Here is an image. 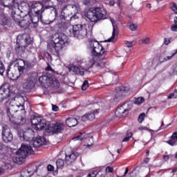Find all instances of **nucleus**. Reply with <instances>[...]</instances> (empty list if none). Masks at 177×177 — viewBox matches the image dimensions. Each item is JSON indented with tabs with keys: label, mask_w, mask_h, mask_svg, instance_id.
<instances>
[{
	"label": "nucleus",
	"mask_w": 177,
	"mask_h": 177,
	"mask_svg": "<svg viewBox=\"0 0 177 177\" xmlns=\"http://www.w3.org/2000/svg\"><path fill=\"white\" fill-rule=\"evenodd\" d=\"M88 41L90 44V49L93 55L89 61L88 67L91 68L95 66L97 68H103L105 64L104 62L100 60L104 59V56L106 55V50H104L103 46L100 44L95 39L88 38Z\"/></svg>",
	"instance_id": "obj_1"
},
{
	"label": "nucleus",
	"mask_w": 177,
	"mask_h": 177,
	"mask_svg": "<svg viewBox=\"0 0 177 177\" xmlns=\"http://www.w3.org/2000/svg\"><path fill=\"white\" fill-rule=\"evenodd\" d=\"M176 97H177V89L174 90L173 93H171L167 97V99H176Z\"/></svg>",
	"instance_id": "obj_40"
},
{
	"label": "nucleus",
	"mask_w": 177,
	"mask_h": 177,
	"mask_svg": "<svg viewBox=\"0 0 177 177\" xmlns=\"http://www.w3.org/2000/svg\"><path fill=\"white\" fill-rule=\"evenodd\" d=\"M80 9V5H73V4H68L64 7L63 8V13L64 15H66V16H70L71 15H73V13H78L79 10Z\"/></svg>",
	"instance_id": "obj_14"
},
{
	"label": "nucleus",
	"mask_w": 177,
	"mask_h": 177,
	"mask_svg": "<svg viewBox=\"0 0 177 177\" xmlns=\"http://www.w3.org/2000/svg\"><path fill=\"white\" fill-rule=\"evenodd\" d=\"M39 21V15L36 14L33 17H30V22L33 24H37Z\"/></svg>",
	"instance_id": "obj_35"
},
{
	"label": "nucleus",
	"mask_w": 177,
	"mask_h": 177,
	"mask_svg": "<svg viewBox=\"0 0 177 177\" xmlns=\"http://www.w3.org/2000/svg\"><path fill=\"white\" fill-rule=\"evenodd\" d=\"M32 44V39L28 34L19 35L17 37V46L15 50L18 55H23L28 45Z\"/></svg>",
	"instance_id": "obj_6"
},
{
	"label": "nucleus",
	"mask_w": 177,
	"mask_h": 177,
	"mask_svg": "<svg viewBox=\"0 0 177 177\" xmlns=\"http://www.w3.org/2000/svg\"><path fill=\"white\" fill-rule=\"evenodd\" d=\"M11 17H12L16 24L20 26L22 28H26V27H28L30 24V20L31 17L27 14H26V16L22 20L20 14H17L15 12L11 14Z\"/></svg>",
	"instance_id": "obj_9"
},
{
	"label": "nucleus",
	"mask_w": 177,
	"mask_h": 177,
	"mask_svg": "<svg viewBox=\"0 0 177 177\" xmlns=\"http://www.w3.org/2000/svg\"><path fill=\"white\" fill-rule=\"evenodd\" d=\"M52 109L53 111H59V106L53 104L52 105Z\"/></svg>",
	"instance_id": "obj_55"
},
{
	"label": "nucleus",
	"mask_w": 177,
	"mask_h": 177,
	"mask_svg": "<svg viewBox=\"0 0 177 177\" xmlns=\"http://www.w3.org/2000/svg\"><path fill=\"white\" fill-rule=\"evenodd\" d=\"M138 129H139L140 131H143L144 129H147V128L145 127H138Z\"/></svg>",
	"instance_id": "obj_64"
},
{
	"label": "nucleus",
	"mask_w": 177,
	"mask_h": 177,
	"mask_svg": "<svg viewBox=\"0 0 177 177\" xmlns=\"http://www.w3.org/2000/svg\"><path fill=\"white\" fill-rule=\"evenodd\" d=\"M31 9H33L36 15H39L40 13H42V12H44V10H42V9H44V3L37 1L32 2L30 3V10Z\"/></svg>",
	"instance_id": "obj_22"
},
{
	"label": "nucleus",
	"mask_w": 177,
	"mask_h": 177,
	"mask_svg": "<svg viewBox=\"0 0 177 177\" xmlns=\"http://www.w3.org/2000/svg\"><path fill=\"white\" fill-rule=\"evenodd\" d=\"M34 150L31 146L22 145L21 149L17 151L16 160L18 164H21L28 154H33Z\"/></svg>",
	"instance_id": "obj_8"
},
{
	"label": "nucleus",
	"mask_w": 177,
	"mask_h": 177,
	"mask_svg": "<svg viewBox=\"0 0 177 177\" xmlns=\"http://www.w3.org/2000/svg\"><path fill=\"white\" fill-rule=\"evenodd\" d=\"M120 2H121V0H111L109 2V5H111V6H114V5H115V3H118V5H120Z\"/></svg>",
	"instance_id": "obj_47"
},
{
	"label": "nucleus",
	"mask_w": 177,
	"mask_h": 177,
	"mask_svg": "<svg viewBox=\"0 0 177 177\" xmlns=\"http://www.w3.org/2000/svg\"><path fill=\"white\" fill-rule=\"evenodd\" d=\"M64 130V124L61 122H57L52 127L53 133H60Z\"/></svg>",
	"instance_id": "obj_23"
},
{
	"label": "nucleus",
	"mask_w": 177,
	"mask_h": 177,
	"mask_svg": "<svg viewBox=\"0 0 177 177\" xmlns=\"http://www.w3.org/2000/svg\"><path fill=\"white\" fill-rule=\"evenodd\" d=\"M132 138V133H129L127 134L126 137L122 140V142H129V139Z\"/></svg>",
	"instance_id": "obj_44"
},
{
	"label": "nucleus",
	"mask_w": 177,
	"mask_h": 177,
	"mask_svg": "<svg viewBox=\"0 0 177 177\" xmlns=\"http://www.w3.org/2000/svg\"><path fill=\"white\" fill-rule=\"evenodd\" d=\"M9 20L5 14L1 13L0 14V24L1 26H6L8 24Z\"/></svg>",
	"instance_id": "obj_32"
},
{
	"label": "nucleus",
	"mask_w": 177,
	"mask_h": 177,
	"mask_svg": "<svg viewBox=\"0 0 177 177\" xmlns=\"http://www.w3.org/2000/svg\"><path fill=\"white\" fill-rule=\"evenodd\" d=\"M124 44L127 48H132L133 46V44L131 41H125Z\"/></svg>",
	"instance_id": "obj_53"
},
{
	"label": "nucleus",
	"mask_w": 177,
	"mask_h": 177,
	"mask_svg": "<svg viewBox=\"0 0 177 177\" xmlns=\"http://www.w3.org/2000/svg\"><path fill=\"white\" fill-rule=\"evenodd\" d=\"M10 96V89L9 87H6L2 86L0 87V103H2L3 100H6V99H9Z\"/></svg>",
	"instance_id": "obj_18"
},
{
	"label": "nucleus",
	"mask_w": 177,
	"mask_h": 177,
	"mask_svg": "<svg viewBox=\"0 0 177 177\" xmlns=\"http://www.w3.org/2000/svg\"><path fill=\"white\" fill-rule=\"evenodd\" d=\"M53 1L55 0H44L42 1L43 5H48L45 6L44 10L48 13V20L44 21L42 18L40 19L43 24H52L57 17V8H56V5L53 3Z\"/></svg>",
	"instance_id": "obj_4"
},
{
	"label": "nucleus",
	"mask_w": 177,
	"mask_h": 177,
	"mask_svg": "<svg viewBox=\"0 0 177 177\" xmlns=\"http://www.w3.org/2000/svg\"><path fill=\"white\" fill-rule=\"evenodd\" d=\"M104 176H106V171H97V177H104Z\"/></svg>",
	"instance_id": "obj_49"
},
{
	"label": "nucleus",
	"mask_w": 177,
	"mask_h": 177,
	"mask_svg": "<svg viewBox=\"0 0 177 177\" xmlns=\"http://www.w3.org/2000/svg\"><path fill=\"white\" fill-rule=\"evenodd\" d=\"M48 171H55V167L52 166L51 165H48Z\"/></svg>",
	"instance_id": "obj_56"
},
{
	"label": "nucleus",
	"mask_w": 177,
	"mask_h": 177,
	"mask_svg": "<svg viewBox=\"0 0 177 177\" xmlns=\"http://www.w3.org/2000/svg\"><path fill=\"white\" fill-rule=\"evenodd\" d=\"M80 156V153L78 152L75 151H71L68 153H66V158H65V162L67 164V165H71L75 160H77V158Z\"/></svg>",
	"instance_id": "obj_19"
},
{
	"label": "nucleus",
	"mask_w": 177,
	"mask_h": 177,
	"mask_svg": "<svg viewBox=\"0 0 177 177\" xmlns=\"http://www.w3.org/2000/svg\"><path fill=\"white\" fill-rule=\"evenodd\" d=\"M66 124L69 128H73V127H76L78 124V120L75 118H69L66 120Z\"/></svg>",
	"instance_id": "obj_29"
},
{
	"label": "nucleus",
	"mask_w": 177,
	"mask_h": 177,
	"mask_svg": "<svg viewBox=\"0 0 177 177\" xmlns=\"http://www.w3.org/2000/svg\"><path fill=\"white\" fill-rule=\"evenodd\" d=\"M35 170H31V169H24L21 171V177H31L34 175Z\"/></svg>",
	"instance_id": "obj_28"
},
{
	"label": "nucleus",
	"mask_w": 177,
	"mask_h": 177,
	"mask_svg": "<svg viewBox=\"0 0 177 177\" xmlns=\"http://www.w3.org/2000/svg\"><path fill=\"white\" fill-rule=\"evenodd\" d=\"M46 70L47 71H52V67L50 66V65H48V66L46 68Z\"/></svg>",
	"instance_id": "obj_63"
},
{
	"label": "nucleus",
	"mask_w": 177,
	"mask_h": 177,
	"mask_svg": "<svg viewBox=\"0 0 177 177\" xmlns=\"http://www.w3.org/2000/svg\"><path fill=\"white\" fill-rule=\"evenodd\" d=\"M24 97L23 96H18L12 98L10 102V105L7 109V115L11 122H15V117L13 113L21 111V114H26V109H24Z\"/></svg>",
	"instance_id": "obj_2"
},
{
	"label": "nucleus",
	"mask_w": 177,
	"mask_h": 177,
	"mask_svg": "<svg viewBox=\"0 0 177 177\" xmlns=\"http://www.w3.org/2000/svg\"><path fill=\"white\" fill-rule=\"evenodd\" d=\"M99 113V109H96L93 113H87V118L89 121H92L95 120V114Z\"/></svg>",
	"instance_id": "obj_34"
},
{
	"label": "nucleus",
	"mask_w": 177,
	"mask_h": 177,
	"mask_svg": "<svg viewBox=\"0 0 177 177\" xmlns=\"http://www.w3.org/2000/svg\"><path fill=\"white\" fill-rule=\"evenodd\" d=\"M68 16L67 15L64 14V12H63V10L62 12V15L59 16V19H60V24L61 26L59 25V27H62L63 28H65V30L67 28V26H65V24H70V23H68V21H67L66 19L67 18Z\"/></svg>",
	"instance_id": "obj_27"
},
{
	"label": "nucleus",
	"mask_w": 177,
	"mask_h": 177,
	"mask_svg": "<svg viewBox=\"0 0 177 177\" xmlns=\"http://www.w3.org/2000/svg\"><path fill=\"white\" fill-rule=\"evenodd\" d=\"M169 42H171V41H169V39H165V45H169Z\"/></svg>",
	"instance_id": "obj_60"
},
{
	"label": "nucleus",
	"mask_w": 177,
	"mask_h": 177,
	"mask_svg": "<svg viewBox=\"0 0 177 177\" xmlns=\"http://www.w3.org/2000/svg\"><path fill=\"white\" fill-rule=\"evenodd\" d=\"M88 116H87V115H83L82 117V121H84V122H85V121H88Z\"/></svg>",
	"instance_id": "obj_57"
},
{
	"label": "nucleus",
	"mask_w": 177,
	"mask_h": 177,
	"mask_svg": "<svg viewBox=\"0 0 177 177\" xmlns=\"http://www.w3.org/2000/svg\"><path fill=\"white\" fill-rule=\"evenodd\" d=\"M32 127L36 131H41L46 127V120L42 117L35 116L31 119Z\"/></svg>",
	"instance_id": "obj_12"
},
{
	"label": "nucleus",
	"mask_w": 177,
	"mask_h": 177,
	"mask_svg": "<svg viewBox=\"0 0 177 177\" xmlns=\"http://www.w3.org/2000/svg\"><path fill=\"white\" fill-rule=\"evenodd\" d=\"M88 177H97V171H91L89 172Z\"/></svg>",
	"instance_id": "obj_45"
},
{
	"label": "nucleus",
	"mask_w": 177,
	"mask_h": 177,
	"mask_svg": "<svg viewBox=\"0 0 177 177\" xmlns=\"http://www.w3.org/2000/svg\"><path fill=\"white\" fill-rule=\"evenodd\" d=\"M171 10L173 12H174V13H176V15H177V6L175 3H172Z\"/></svg>",
	"instance_id": "obj_51"
},
{
	"label": "nucleus",
	"mask_w": 177,
	"mask_h": 177,
	"mask_svg": "<svg viewBox=\"0 0 177 177\" xmlns=\"http://www.w3.org/2000/svg\"><path fill=\"white\" fill-rule=\"evenodd\" d=\"M110 21L113 26L112 36L108 39V42H115L117 41V37H118V28L115 26V21L110 18Z\"/></svg>",
	"instance_id": "obj_20"
},
{
	"label": "nucleus",
	"mask_w": 177,
	"mask_h": 177,
	"mask_svg": "<svg viewBox=\"0 0 177 177\" xmlns=\"http://www.w3.org/2000/svg\"><path fill=\"white\" fill-rule=\"evenodd\" d=\"M56 165L58 169L63 168L64 167V160L62 159H58L56 161Z\"/></svg>",
	"instance_id": "obj_37"
},
{
	"label": "nucleus",
	"mask_w": 177,
	"mask_h": 177,
	"mask_svg": "<svg viewBox=\"0 0 177 177\" xmlns=\"http://www.w3.org/2000/svg\"><path fill=\"white\" fill-rule=\"evenodd\" d=\"M18 135L21 139V140H26V142H30L34 139L35 133L34 130L31 129H28L26 131L22 129L18 130Z\"/></svg>",
	"instance_id": "obj_13"
},
{
	"label": "nucleus",
	"mask_w": 177,
	"mask_h": 177,
	"mask_svg": "<svg viewBox=\"0 0 177 177\" xmlns=\"http://www.w3.org/2000/svg\"><path fill=\"white\" fill-rule=\"evenodd\" d=\"M167 143L170 145V146H175V145H177V133H174Z\"/></svg>",
	"instance_id": "obj_31"
},
{
	"label": "nucleus",
	"mask_w": 177,
	"mask_h": 177,
	"mask_svg": "<svg viewBox=\"0 0 177 177\" xmlns=\"http://www.w3.org/2000/svg\"><path fill=\"white\" fill-rule=\"evenodd\" d=\"M31 10L30 4H28L26 2H21L20 5L19 3H15V8H12V13H16L17 15H19V13H25L27 15Z\"/></svg>",
	"instance_id": "obj_11"
},
{
	"label": "nucleus",
	"mask_w": 177,
	"mask_h": 177,
	"mask_svg": "<svg viewBox=\"0 0 177 177\" xmlns=\"http://www.w3.org/2000/svg\"><path fill=\"white\" fill-rule=\"evenodd\" d=\"M48 86H51L53 89H59L60 88V82L55 77H50V81L48 82Z\"/></svg>",
	"instance_id": "obj_25"
},
{
	"label": "nucleus",
	"mask_w": 177,
	"mask_h": 177,
	"mask_svg": "<svg viewBox=\"0 0 177 177\" xmlns=\"http://www.w3.org/2000/svg\"><path fill=\"white\" fill-rule=\"evenodd\" d=\"M82 2L84 5H88L91 2V0H82Z\"/></svg>",
	"instance_id": "obj_58"
},
{
	"label": "nucleus",
	"mask_w": 177,
	"mask_h": 177,
	"mask_svg": "<svg viewBox=\"0 0 177 177\" xmlns=\"http://www.w3.org/2000/svg\"><path fill=\"white\" fill-rule=\"evenodd\" d=\"M171 31L177 32V17L174 18V24L171 26Z\"/></svg>",
	"instance_id": "obj_38"
},
{
	"label": "nucleus",
	"mask_w": 177,
	"mask_h": 177,
	"mask_svg": "<svg viewBox=\"0 0 177 177\" xmlns=\"http://www.w3.org/2000/svg\"><path fill=\"white\" fill-rule=\"evenodd\" d=\"M66 26V32L70 35V37H75L78 39H84L86 37V29L82 28V25L76 24L71 25L70 24H65Z\"/></svg>",
	"instance_id": "obj_5"
},
{
	"label": "nucleus",
	"mask_w": 177,
	"mask_h": 177,
	"mask_svg": "<svg viewBox=\"0 0 177 177\" xmlns=\"http://www.w3.org/2000/svg\"><path fill=\"white\" fill-rule=\"evenodd\" d=\"M16 0H0V10L4 9V8H8L9 9H12V12H13V9L16 7Z\"/></svg>",
	"instance_id": "obj_17"
},
{
	"label": "nucleus",
	"mask_w": 177,
	"mask_h": 177,
	"mask_svg": "<svg viewBox=\"0 0 177 177\" xmlns=\"http://www.w3.org/2000/svg\"><path fill=\"white\" fill-rule=\"evenodd\" d=\"M163 158L165 161H168V160H169L168 155L164 156Z\"/></svg>",
	"instance_id": "obj_61"
},
{
	"label": "nucleus",
	"mask_w": 177,
	"mask_h": 177,
	"mask_svg": "<svg viewBox=\"0 0 177 177\" xmlns=\"http://www.w3.org/2000/svg\"><path fill=\"white\" fill-rule=\"evenodd\" d=\"M92 23H97L99 20L106 19V10L103 7H95L89 10L85 15Z\"/></svg>",
	"instance_id": "obj_7"
},
{
	"label": "nucleus",
	"mask_w": 177,
	"mask_h": 177,
	"mask_svg": "<svg viewBox=\"0 0 177 177\" xmlns=\"http://www.w3.org/2000/svg\"><path fill=\"white\" fill-rule=\"evenodd\" d=\"M129 29L131 31H136V30H138V24H130Z\"/></svg>",
	"instance_id": "obj_43"
},
{
	"label": "nucleus",
	"mask_w": 177,
	"mask_h": 177,
	"mask_svg": "<svg viewBox=\"0 0 177 177\" xmlns=\"http://www.w3.org/2000/svg\"><path fill=\"white\" fill-rule=\"evenodd\" d=\"M106 172H109L110 174H113L114 172V168L108 166L106 167Z\"/></svg>",
	"instance_id": "obj_50"
},
{
	"label": "nucleus",
	"mask_w": 177,
	"mask_h": 177,
	"mask_svg": "<svg viewBox=\"0 0 177 177\" xmlns=\"http://www.w3.org/2000/svg\"><path fill=\"white\" fill-rule=\"evenodd\" d=\"M59 3H66L68 0H57Z\"/></svg>",
	"instance_id": "obj_59"
},
{
	"label": "nucleus",
	"mask_w": 177,
	"mask_h": 177,
	"mask_svg": "<svg viewBox=\"0 0 177 177\" xmlns=\"http://www.w3.org/2000/svg\"><path fill=\"white\" fill-rule=\"evenodd\" d=\"M144 102H145V98L142 97L135 98L134 100L135 104H142V103H143Z\"/></svg>",
	"instance_id": "obj_39"
},
{
	"label": "nucleus",
	"mask_w": 177,
	"mask_h": 177,
	"mask_svg": "<svg viewBox=\"0 0 177 177\" xmlns=\"http://www.w3.org/2000/svg\"><path fill=\"white\" fill-rule=\"evenodd\" d=\"M11 64H14L15 67H18L19 73H23L24 70L27 68V64H26V61H24V59L14 58Z\"/></svg>",
	"instance_id": "obj_16"
},
{
	"label": "nucleus",
	"mask_w": 177,
	"mask_h": 177,
	"mask_svg": "<svg viewBox=\"0 0 177 177\" xmlns=\"http://www.w3.org/2000/svg\"><path fill=\"white\" fill-rule=\"evenodd\" d=\"M85 139V133H80V135L73 138V140H84Z\"/></svg>",
	"instance_id": "obj_36"
},
{
	"label": "nucleus",
	"mask_w": 177,
	"mask_h": 177,
	"mask_svg": "<svg viewBox=\"0 0 177 177\" xmlns=\"http://www.w3.org/2000/svg\"><path fill=\"white\" fill-rule=\"evenodd\" d=\"M146 117V114L145 113H141L138 119V122H140V124H142L143 122V121L145 120V118Z\"/></svg>",
	"instance_id": "obj_42"
},
{
	"label": "nucleus",
	"mask_w": 177,
	"mask_h": 177,
	"mask_svg": "<svg viewBox=\"0 0 177 177\" xmlns=\"http://www.w3.org/2000/svg\"><path fill=\"white\" fill-rule=\"evenodd\" d=\"M3 73H5V66H3L2 61H0V74L2 75Z\"/></svg>",
	"instance_id": "obj_46"
},
{
	"label": "nucleus",
	"mask_w": 177,
	"mask_h": 177,
	"mask_svg": "<svg viewBox=\"0 0 177 177\" xmlns=\"http://www.w3.org/2000/svg\"><path fill=\"white\" fill-rule=\"evenodd\" d=\"M129 113V110L125 108L124 105H122L118 108H117L115 115L118 118H122V117H125V115H128Z\"/></svg>",
	"instance_id": "obj_21"
},
{
	"label": "nucleus",
	"mask_w": 177,
	"mask_h": 177,
	"mask_svg": "<svg viewBox=\"0 0 177 177\" xmlns=\"http://www.w3.org/2000/svg\"><path fill=\"white\" fill-rule=\"evenodd\" d=\"M66 46H68V37L64 34L53 37V41L49 44L51 50H55L57 55L60 57L64 55L63 51Z\"/></svg>",
	"instance_id": "obj_3"
},
{
	"label": "nucleus",
	"mask_w": 177,
	"mask_h": 177,
	"mask_svg": "<svg viewBox=\"0 0 177 177\" xmlns=\"http://www.w3.org/2000/svg\"><path fill=\"white\" fill-rule=\"evenodd\" d=\"M50 80V77H48L46 75H41L39 78V81L40 84H49V81Z\"/></svg>",
	"instance_id": "obj_33"
},
{
	"label": "nucleus",
	"mask_w": 177,
	"mask_h": 177,
	"mask_svg": "<svg viewBox=\"0 0 177 177\" xmlns=\"http://www.w3.org/2000/svg\"><path fill=\"white\" fill-rule=\"evenodd\" d=\"M140 41H141V44H145L146 45L150 44V38H149V37L142 39Z\"/></svg>",
	"instance_id": "obj_48"
},
{
	"label": "nucleus",
	"mask_w": 177,
	"mask_h": 177,
	"mask_svg": "<svg viewBox=\"0 0 177 177\" xmlns=\"http://www.w3.org/2000/svg\"><path fill=\"white\" fill-rule=\"evenodd\" d=\"M71 71H73L75 74L79 75H84L85 74V68H82V66H72L69 68Z\"/></svg>",
	"instance_id": "obj_24"
},
{
	"label": "nucleus",
	"mask_w": 177,
	"mask_h": 177,
	"mask_svg": "<svg viewBox=\"0 0 177 177\" xmlns=\"http://www.w3.org/2000/svg\"><path fill=\"white\" fill-rule=\"evenodd\" d=\"M115 160L117 159H114V155L111 154L108 159V161H109L110 162H114L115 161Z\"/></svg>",
	"instance_id": "obj_52"
},
{
	"label": "nucleus",
	"mask_w": 177,
	"mask_h": 177,
	"mask_svg": "<svg viewBox=\"0 0 177 177\" xmlns=\"http://www.w3.org/2000/svg\"><path fill=\"white\" fill-rule=\"evenodd\" d=\"M89 87V82L88 80H85L82 86V91H86L88 88Z\"/></svg>",
	"instance_id": "obj_41"
},
{
	"label": "nucleus",
	"mask_w": 177,
	"mask_h": 177,
	"mask_svg": "<svg viewBox=\"0 0 177 177\" xmlns=\"http://www.w3.org/2000/svg\"><path fill=\"white\" fill-rule=\"evenodd\" d=\"M118 91L115 95V99L121 97V95H123V93H126V92H128L129 91V88L128 87L121 86L120 88H118Z\"/></svg>",
	"instance_id": "obj_30"
},
{
	"label": "nucleus",
	"mask_w": 177,
	"mask_h": 177,
	"mask_svg": "<svg viewBox=\"0 0 177 177\" xmlns=\"http://www.w3.org/2000/svg\"><path fill=\"white\" fill-rule=\"evenodd\" d=\"M2 136L3 140L6 143H9V142H12V140L13 139V135H12L10 128H9L8 125L3 126Z\"/></svg>",
	"instance_id": "obj_15"
},
{
	"label": "nucleus",
	"mask_w": 177,
	"mask_h": 177,
	"mask_svg": "<svg viewBox=\"0 0 177 177\" xmlns=\"http://www.w3.org/2000/svg\"><path fill=\"white\" fill-rule=\"evenodd\" d=\"M46 143V140L44 137H39L32 141L33 147H39Z\"/></svg>",
	"instance_id": "obj_26"
},
{
	"label": "nucleus",
	"mask_w": 177,
	"mask_h": 177,
	"mask_svg": "<svg viewBox=\"0 0 177 177\" xmlns=\"http://www.w3.org/2000/svg\"><path fill=\"white\" fill-rule=\"evenodd\" d=\"M38 77L37 73H32L28 75V77L24 79L22 82V87L25 91L29 92L35 86V80Z\"/></svg>",
	"instance_id": "obj_10"
},
{
	"label": "nucleus",
	"mask_w": 177,
	"mask_h": 177,
	"mask_svg": "<svg viewBox=\"0 0 177 177\" xmlns=\"http://www.w3.org/2000/svg\"><path fill=\"white\" fill-rule=\"evenodd\" d=\"M149 160H150V158H146L144 160V162H145V164H147V162H149Z\"/></svg>",
	"instance_id": "obj_62"
},
{
	"label": "nucleus",
	"mask_w": 177,
	"mask_h": 177,
	"mask_svg": "<svg viewBox=\"0 0 177 177\" xmlns=\"http://www.w3.org/2000/svg\"><path fill=\"white\" fill-rule=\"evenodd\" d=\"M74 15L71 17V20H75L77 19H78V13H73Z\"/></svg>",
	"instance_id": "obj_54"
}]
</instances>
